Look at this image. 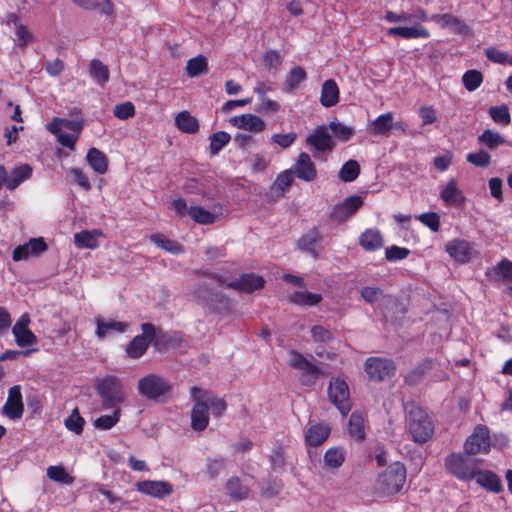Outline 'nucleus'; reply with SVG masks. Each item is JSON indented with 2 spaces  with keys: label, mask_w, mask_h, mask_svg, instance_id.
<instances>
[{
  "label": "nucleus",
  "mask_w": 512,
  "mask_h": 512,
  "mask_svg": "<svg viewBox=\"0 0 512 512\" xmlns=\"http://www.w3.org/2000/svg\"><path fill=\"white\" fill-rule=\"evenodd\" d=\"M477 483L494 493H500L503 490L502 482L499 476L492 471H480L476 474Z\"/></svg>",
  "instance_id": "a878e982"
},
{
  "label": "nucleus",
  "mask_w": 512,
  "mask_h": 512,
  "mask_svg": "<svg viewBox=\"0 0 512 512\" xmlns=\"http://www.w3.org/2000/svg\"><path fill=\"white\" fill-rule=\"evenodd\" d=\"M208 72L207 59L199 55L195 58L188 60L186 65V73L189 77H198Z\"/></svg>",
  "instance_id": "ea45409f"
},
{
  "label": "nucleus",
  "mask_w": 512,
  "mask_h": 512,
  "mask_svg": "<svg viewBox=\"0 0 512 512\" xmlns=\"http://www.w3.org/2000/svg\"><path fill=\"white\" fill-rule=\"evenodd\" d=\"M406 468L400 462H394L378 475L375 491L379 496L398 494L406 482Z\"/></svg>",
  "instance_id": "f03ea898"
},
{
  "label": "nucleus",
  "mask_w": 512,
  "mask_h": 512,
  "mask_svg": "<svg viewBox=\"0 0 512 512\" xmlns=\"http://www.w3.org/2000/svg\"><path fill=\"white\" fill-rule=\"evenodd\" d=\"M200 278L192 291L194 297L201 303L217 307L225 305L228 301L227 297L217 291L218 287L226 285L225 278L219 274L209 273L207 271L195 272Z\"/></svg>",
  "instance_id": "f257e3e1"
},
{
  "label": "nucleus",
  "mask_w": 512,
  "mask_h": 512,
  "mask_svg": "<svg viewBox=\"0 0 512 512\" xmlns=\"http://www.w3.org/2000/svg\"><path fill=\"white\" fill-rule=\"evenodd\" d=\"M331 428L328 424L317 423L311 425L305 434L307 446L318 447L322 445L329 437Z\"/></svg>",
  "instance_id": "412c9836"
},
{
  "label": "nucleus",
  "mask_w": 512,
  "mask_h": 512,
  "mask_svg": "<svg viewBox=\"0 0 512 512\" xmlns=\"http://www.w3.org/2000/svg\"><path fill=\"white\" fill-rule=\"evenodd\" d=\"M136 487L139 492L159 499L173 492V486L166 481L144 480L137 482Z\"/></svg>",
  "instance_id": "a211bd4d"
},
{
  "label": "nucleus",
  "mask_w": 512,
  "mask_h": 512,
  "mask_svg": "<svg viewBox=\"0 0 512 512\" xmlns=\"http://www.w3.org/2000/svg\"><path fill=\"white\" fill-rule=\"evenodd\" d=\"M360 246L366 251H376L383 247V236L377 229H367L359 237Z\"/></svg>",
  "instance_id": "393cba45"
},
{
  "label": "nucleus",
  "mask_w": 512,
  "mask_h": 512,
  "mask_svg": "<svg viewBox=\"0 0 512 512\" xmlns=\"http://www.w3.org/2000/svg\"><path fill=\"white\" fill-rule=\"evenodd\" d=\"M407 427L413 440L422 444L434 433V424L429 415L419 406L411 405L407 416Z\"/></svg>",
  "instance_id": "20e7f679"
},
{
  "label": "nucleus",
  "mask_w": 512,
  "mask_h": 512,
  "mask_svg": "<svg viewBox=\"0 0 512 512\" xmlns=\"http://www.w3.org/2000/svg\"><path fill=\"white\" fill-rule=\"evenodd\" d=\"M24 412L20 386L15 385L9 389L8 398L2 408V413L11 420L20 419Z\"/></svg>",
  "instance_id": "2eb2a0df"
},
{
  "label": "nucleus",
  "mask_w": 512,
  "mask_h": 512,
  "mask_svg": "<svg viewBox=\"0 0 512 512\" xmlns=\"http://www.w3.org/2000/svg\"><path fill=\"white\" fill-rule=\"evenodd\" d=\"M176 127L188 134H194L199 130L198 120L188 111H181L175 118Z\"/></svg>",
  "instance_id": "7c9ffc66"
},
{
  "label": "nucleus",
  "mask_w": 512,
  "mask_h": 512,
  "mask_svg": "<svg viewBox=\"0 0 512 512\" xmlns=\"http://www.w3.org/2000/svg\"><path fill=\"white\" fill-rule=\"evenodd\" d=\"M49 479L66 485H72L74 478L69 475L63 466H50L47 469Z\"/></svg>",
  "instance_id": "de8ad7c7"
},
{
  "label": "nucleus",
  "mask_w": 512,
  "mask_h": 512,
  "mask_svg": "<svg viewBox=\"0 0 512 512\" xmlns=\"http://www.w3.org/2000/svg\"><path fill=\"white\" fill-rule=\"evenodd\" d=\"M138 393L151 401L164 402L171 394L172 386L168 380L157 374H148L138 380Z\"/></svg>",
  "instance_id": "39448f33"
},
{
  "label": "nucleus",
  "mask_w": 512,
  "mask_h": 512,
  "mask_svg": "<svg viewBox=\"0 0 512 512\" xmlns=\"http://www.w3.org/2000/svg\"><path fill=\"white\" fill-rule=\"evenodd\" d=\"M466 161L474 166L486 168L491 162V156L485 150H479L475 153H469L466 156Z\"/></svg>",
  "instance_id": "bf43d9fd"
},
{
  "label": "nucleus",
  "mask_w": 512,
  "mask_h": 512,
  "mask_svg": "<svg viewBox=\"0 0 512 512\" xmlns=\"http://www.w3.org/2000/svg\"><path fill=\"white\" fill-rule=\"evenodd\" d=\"M478 142L490 150H494L503 145L506 140L500 133L491 129H486L478 136Z\"/></svg>",
  "instance_id": "58836bf2"
},
{
  "label": "nucleus",
  "mask_w": 512,
  "mask_h": 512,
  "mask_svg": "<svg viewBox=\"0 0 512 512\" xmlns=\"http://www.w3.org/2000/svg\"><path fill=\"white\" fill-rule=\"evenodd\" d=\"M328 129H330L333 134L343 142L350 140L354 134L353 128L336 121L330 122Z\"/></svg>",
  "instance_id": "13d9d810"
},
{
  "label": "nucleus",
  "mask_w": 512,
  "mask_h": 512,
  "mask_svg": "<svg viewBox=\"0 0 512 512\" xmlns=\"http://www.w3.org/2000/svg\"><path fill=\"white\" fill-rule=\"evenodd\" d=\"M15 336L16 344L21 347H28L37 342V337L30 329H20L19 331H12Z\"/></svg>",
  "instance_id": "4d7b16f0"
},
{
  "label": "nucleus",
  "mask_w": 512,
  "mask_h": 512,
  "mask_svg": "<svg viewBox=\"0 0 512 512\" xmlns=\"http://www.w3.org/2000/svg\"><path fill=\"white\" fill-rule=\"evenodd\" d=\"M485 55L490 61H492L494 63H498V64L509 63V59H510V57L507 55V53H505L495 47L487 48L485 50Z\"/></svg>",
  "instance_id": "774afa93"
},
{
  "label": "nucleus",
  "mask_w": 512,
  "mask_h": 512,
  "mask_svg": "<svg viewBox=\"0 0 512 512\" xmlns=\"http://www.w3.org/2000/svg\"><path fill=\"white\" fill-rule=\"evenodd\" d=\"M305 142L311 147L315 158H321L322 154L330 153L335 147V141L325 125L317 126Z\"/></svg>",
  "instance_id": "0eeeda50"
},
{
  "label": "nucleus",
  "mask_w": 512,
  "mask_h": 512,
  "mask_svg": "<svg viewBox=\"0 0 512 512\" xmlns=\"http://www.w3.org/2000/svg\"><path fill=\"white\" fill-rule=\"evenodd\" d=\"M86 161L97 174H104L108 169L106 155L97 148H90L86 155Z\"/></svg>",
  "instance_id": "c756f323"
},
{
  "label": "nucleus",
  "mask_w": 512,
  "mask_h": 512,
  "mask_svg": "<svg viewBox=\"0 0 512 512\" xmlns=\"http://www.w3.org/2000/svg\"><path fill=\"white\" fill-rule=\"evenodd\" d=\"M328 395L329 399L338 408L340 413L346 416L351 409L347 383L338 378L330 381Z\"/></svg>",
  "instance_id": "9b49d317"
},
{
  "label": "nucleus",
  "mask_w": 512,
  "mask_h": 512,
  "mask_svg": "<svg viewBox=\"0 0 512 512\" xmlns=\"http://www.w3.org/2000/svg\"><path fill=\"white\" fill-rule=\"evenodd\" d=\"M48 246L44 238H31L27 243L17 246L12 253V259L16 262L27 260L29 257H38L46 252Z\"/></svg>",
  "instance_id": "4468645a"
},
{
  "label": "nucleus",
  "mask_w": 512,
  "mask_h": 512,
  "mask_svg": "<svg viewBox=\"0 0 512 512\" xmlns=\"http://www.w3.org/2000/svg\"><path fill=\"white\" fill-rule=\"evenodd\" d=\"M113 409L114 410L111 415H101L100 417H98L95 420L94 426L97 429L109 430L119 421L121 409L120 408H113Z\"/></svg>",
  "instance_id": "8fccbe9b"
},
{
  "label": "nucleus",
  "mask_w": 512,
  "mask_h": 512,
  "mask_svg": "<svg viewBox=\"0 0 512 512\" xmlns=\"http://www.w3.org/2000/svg\"><path fill=\"white\" fill-rule=\"evenodd\" d=\"M294 174L298 179L311 182L317 177L316 166L306 152H301L294 165Z\"/></svg>",
  "instance_id": "6ab92c4d"
},
{
  "label": "nucleus",
  "mask_w": 512,
  "mask_h": 512,
  "mask_svg": "<svg viewBox=\"0 0 512 512\" xmlns=\"http://www.w3.org/2000/svg\"><path fill=\"white\" fill-rule=\"evenodd\" d=\"M431 20L438 22L444 28H449L452 32L467 35L470 32L469 27L458 17L452 14H435Z\"/></svg>",
  "instance_id": "4be33fe9"
},
{
  "label": "nucleus",
  "mask_w": 512,
  "mask_h": 512,
  "mask_svg": "<svg viewBox=\"0 0 512 512\" xmlns=\"http://www.w3.org/2000/svg\"><path fill=\"white\" fill-rule=\"evenodd\" d=\"M446 252L457 262L466 263L471 259L472 248L468 241L454 239L447 243Z\"/></svg>",
  "instance_id": "aec40b11"
},
{
  "label": "nucleus",
  "mask_w": 512,
  "mask_h": 512,
  "mask_svg": "<svg viewBox=\"0 0 512 512\" xmlns=\"http://www.w3.org/2000/svg\"><path fill=\"white\" fill-rule=\"evenodd\" d=\"M345 459L346 451L342 447H331L324 454V463L331 469L341 467Z\"/></svg>",
  "instance_id": "e433bc0d"
},
{
  "label": "nucleus",
  "mask_w": 512,
  "mask_h": 512,
  "mask_svg": "<svg viewBox=\"0 0 512 512\" xmlns=\"http://www.w3.org/2000/svg\"><path fill=\"white\" fill-rule=\"evenodd\" d=\"M482 81L483 75L478 70H468L462 77L464 87L470 92L476 90Z\"/></svg>",
  "instance_id": "864d4df0"
},
{
  "label": "nucleus",
  "mask_w": 512,
  "mask_h": 512,
  "mask_svg": "<svg viewBox=\"0 0 512 512\" xmlns=\"http://www.w3.org/2000/svg\"><path fill=\"white\" fill-rule=\"evenodd\" d=\"M322 300L321 294L308 291H296L289 296V301L300 306H315Z\"/></svg>",
  "instance_id": "f704fd0d"
},
{
  "label": "nucleus",
  "mask_w": 512,
  "mask_h": 512,
  "mask_svg": "<svg viewBox=\"0 0 512 512\" xmlns=\"http://www.w3.org/2000/svg\"><path fill=\"white\" fill-rule=\"evenodd\" d=\"M151 241L168 252H172L174 254L181 252V247L177 242L168 239L162 234L157 233L151 235Z\"/></svg>",
  "instance_id": "6e6d98bb"
},
{
  "label": "nucleus",
  "mask_w": 512,
  "mask_h": 512,
  "mask_svg": "<svg viewBox=\"0 0 512 512\" xmlns=\"http://www.w3.org/2000/svg\"><path fill=\"white\" fill-rule=\"evenodd\" d=\"M74 244L78 248H96L98 245L96 237L90 231H81L74 235Z\"/></svg>",
  "instance_id": "5fc2aeb1"
},
{
  "label": "nucleus",
  "mask_w": 512,
  "mask_h": 512,
  "mask_svg": "<svg viewBox=\"0 0 512 512\" xmlns=\"http://www.w3.org/2000/svg\"><path fill=\"white\" fill-rule=\"evenodd\" d=\"M360 174V165L356 160H348L345 162L340 171H339V179L343 182H352L354 181Z\"/></svg>",
  "instance_id": "37998d69"
},
{
  "label": "nucleus",
  "mask_w": 512,
  "mask_h": 512,
  "mask_svg": "<svg viewBox=\"0 0 512 512\" xmlns=\"http://www.w3.org/2000/svg\"><path fill=\"white\" fill-rule=\"evenodd\" d=\"M362 205V197L358 195L347 197L344 201L334 206L330 213V219L337 223L345 222L354 215Z\"/></svg>",
  "instance_id": "ddd939ff"
},
{
  "label": "nucleus",
  "mask_w": 512,
  "mask_h": 512,
  "mask_svg": "<svg viewBox=\"0 0 512 512\" xmlns=\"http://www.w3.org/2000/svg\"><path fill=\"white\" fill-rule=\"evenodd\" d=\"M188 215L199 224L207 225L216 221V216L200 206H191L188 209Z\"/></svg>",
  "instance_id": "79ce46f5"
},
{
  "label": "nucleus",
  "mask_w": 512,
  "mask_h": 512,
  "mask_svg": "<svg viewBox=\"0 0 512 512\" xmlns=\"http://www.w3.org/2000/svg\"><path fill=\"white\" fill-rule=\"evenodd\" d=\"M482 463V459L466 453H452L445 458L447 471L463 481L473 479Z\"/></svg>",
  "instance_id": "7ed1b4c3"
},
{
  "label": "nucleus",
  "mask_w": 512,
  "mask_h": 512,
  "mask_svg": "<svg viewBox=\"0 0 512 512\" xmlns=\"http://www.w3.org/2000/svg\"><path fill=\"white\" fill-rule=\"evenodd\" d=\"M74 4L85 10H96L99 9L100 13L111 16L114 14V6L110 0H103L101 3L99 0H71Z\"/></svg>",
  "instance_id": "473e14b6"
},
{
  "label": "nucleus",
  "mask_w": 512,
  "mask_h": 512,
  "mask_svg": "<svg viewBox=\"0 0 512 512\" xmlns=\"http://www.w3.org/2000/svg\"><path fill=\"white\" fill-rule=\"evenodd\" d=\"M360 295L365 302L374 304L383 297L384 292L376 286H365L360 290Z\"/></svg>",
  "instance_id": "052dcab7"
},
{
  "label": "nucleus",
  "mask_w": 512,
  "mask_h": 512,
  "mask_svg": "<svg viewBox=\"0 0 512 512\" xmlns=\"http://www.w3.org/2000/svg\"><path fill=\"white\" fill-rule=\"evenodd\" d=\"M349 433L359 440L365 438L364 419L361 413L353 412L349 419Z\"/></svg>",
  "instance_id": "49530a36"
},
{
  "label": "nucleus",
  "mask_w": 512,
  "mask_h": 512,
  "mask_svg": "<svg viewBox=\"0 0 512 512\" xmlns=\"http://www.w3.org/2000/svg\"><path fill=\"white\" fill-rule=\"evenodd\" d=\"M84 424L85 420L81 417L77 407L72 410L70 416L65 420V427L77 435L82 433Z\"/></svg>",
  "instance_id": "3c124183"
},
{
  "label": "nucleus",
  "mask_w": 512,
  "mask_h": 512,
  "mask_svg": "<svg viewBox=\"0 0 512 512\" xmlns=\"http://www.w3.org/2000/svg\"><path fill=\"white\" fill-rule=\"evenodd\" d=\"M229 122L234 127L251 133H260L266 128L265 121L254 114L234 116L230 118Z\"/></svg>",
  "instance_id": "f3484780"
},
{
  "label": "nucleus",
  "mask_w": 512,
  "mask_h": 512,
  "mask_svg": "<svg viewBox=\"0 0 512 512\" xmlns=\"http://www.w3.org/2000/svg\"><path fill=\"white\" fill-rule=\"evenodd\" d=\"M270 462L273 470L282 471L285 467V456L282 447L278 446L270 454Z\"/></svg>",
  "instance_id": "0e129e2a"
},
{
  "label": "nucleus",
  "mask_w": 512,
  "mask_h": 512,
  "mask_svg": "<svg viewBox=\"0 0 512 512\" xmlns=\"http://www.w3.org/2000/svg\"><path fill=\"white\" fill-rule=\"evenodd\" d=\"M393 119L392 112L378 116L370 125V133L373 135H387L393 128Z\"/></svg>",
  "instance_id": "2f4dec72"
},
{
  "label": "nucleus",
  "mask_w": 512,
  "mask_h": 512,
  "mask_svg": "<svg viewBox=\"0 0 512 512\" xmlns=\"http://www.w3.org/2000/svg\"><path fill=\"white\" fill-rule=\"evenodd\" d=\"M489 115L494 122L507 126L511 122L509 109L506 105L492 106L489 108Z\"/></svg>",
  "instance_id": "603ef678"
},
{
  "label": "nucleus",
  "mask_w": 512,
  "mask_h": 512,
  "mask_svg": "<svg viewBox=\"0 0 512 512\" xmlns=\"http://www.w3.org/2000/svg\"><path fill=\"white\" fill-rule=\"evenodd\" d=\"M128 328V323L110 320L103 321L97 319L96 335L99 338H104L109 331H115L117 333H124Z\"/></svg>",
  "instance_id": "4c0bfd02"
},
{
  "label": "nucleus",
  "mask_w": 512,
  "mask_h": 512,
  "mask_svg": "<svg viewBox=\"0 0 512 512\" xmlns=\"http://www.w3.org/2000/svg\"><path fill=\"white\" fill-rule=\"evenodd\" d=\"M190 394L195 404L191 410V427L194 431H203L209 423V405L208 402L200 400L203 391L198 387H192Z\"/></svg>",
  "instance_id": "6e6552de"
},
{
  "label": "nucleus",
  "mask_w": 512,
  "mask_h": 512,
  "mask_svg": "<svg viewBox=\"0 0 512 512\" xmlns=\"http://www.w3.org/2000/svg\"><path fill=\"white\" fill-rule=\"evenodd\" d=\"M206 466L209 476L211 478H216L225 466V459L222 457L208 458Z\"/></svg>",
  "instance_id": "338daca9"
},
{
  "label": "nucleus",
  "mask_w": 512,
  "mask_h": 512,
  "mask_svg": "<svg viewBox=\"0 0 512 512\" xmlns=\"http://www.w3.org/2000/svg\"><path fill=\"white\" fill-rule=\"evenodd\" d=\"M142 334L135 336L126 346L129 358L139 359L148 350L154 336V324L146 322L141 325Z\"/></svg>",
  "instance_id": "1a4fd4ad"
},
{
  "label": "nucleus",
  "mask_w": 512,
  "mask_h": 512,
  "mask_svg": "<svg viewBox=\"0 0 512 512\" xmlns=\"http://www.w3.org/2000/svg\"><path fill=\"white\" fill-rule=\"evenodd\" d=\"M311 336L315 342L327 343L332 340V332L321 325H315L311 329Z\"/></svg>",
  "instance_id": "69168bd1"
},
{
  "label": "nucleus",
  "mask_w": 512,
  "mask_h": 512,
  "mask_svg": "<svg viewBox=\"0 0 512 512\" xmlns=\"http://www.w3.org/2000/svg\"><path fill=\"white\" fill-rule=\"evenodd\" d=\"M490 450L489 432L484 426H477L472 435H470L464 444V451L469 455L477 453H488Z\"/></svg>",
  "instance_id": "f8f14e48"
},
{
  "label": "nucleus",
  "mask_w": 512,
  "mask_h": 512,
  "mask_svg": "<svg viewBox=\"0 0 512 512\" xmlns=\"http://www.w3.org/2000/svg\"><path fill=\"white\" fill-rule=\"evenodd\" d=\"M96 390L102 399L104 409L119 408L118 405L124 402L126 397L120 380L115 376H106L98 380Z\"/></svg>",
  "instance_id": "423d86ee"
},
{
  "label": "nucleus",
  "mask_w": 512,
  "mask_h": 512,
  "mask_svg": "<svg viewBox=\"0 0 512 512\" xmlns=\"http://www.w3.org/2000/svg\"><path fill=\"white\" fill-rule=\"evenodd\" d=\"M306 78L307 74L302 67L297 66L291 69L287 74L285 81L287 91H294Z\"/></svg>",
  "instance_id": "a18cd8bd"
},
{
  "label": "nucleus",
  "mask_w": 512,
  "mask_h": 512,
  "mask_svg": "<svg viewBox=\"0 0 512 512\" xmlns=\"http://www.w3.org/2000/svg\"><path fill=\"white\" fill-rule=\"evenodd\" d=\"M441 199L448 204H462L465 200L462 192L457 188V181L452 178L440 193Z\"/></svg>",
  "instance_id": "72a5a7b5"
},
{
  "label": "nucleus",
  "mask_w": 512,
  "mask_h": 512,
  "mask_svg": "<svg viewBox=\"0 0 512 512\" xmlns=\"http://www.w3.org/2000/svg\"><path fill=\"white\" fill-rule=\"evenodd\" d=\"M323 240L322 233L313 228L309 230L298 240V247L304 252L309 253L314 258L318 257L317 245Z\"/></svg>",
  "instance_id": "5701e85b"
},
{
  "label": "nucleus",
  "mask_w": 512,
  "mask_h": 512,
  "mask_svg": "<svg viewBox=\"0 0 512 512\" xmlns=\"http://www.w3.org/2000/svg\"><path fill=\"white\" fill-rule=\"evenodd\" d=\"M431 368V360L427 359L423 361L417 367H415L414 369L407 373V375L405 376V383L410 386L418 384L422 380L424 374Z\"/></svg>",
  "instance_id": "a19ab883"
},
{
  "label": "nucleus",
  "mask_w": 512,
  "mask_h": 512,
  "mask_svg": "<svg viewBox=\"0 0 512 512\" xmlns=\"http://www.w3.org/2000/svg\"><path fill=\"white\" fill-rule=\"evenodd\" d=\"M264 283L265 281L261 276L255 273H246L238 279L226 283V286L240 292L252 293L263 288Z\"/></svg>",
  "instance_id": "dca6fc26"
},
{
  "label": "nucleus",
  "mask_w": 512,
  "mask_h": 512,
  "mask_svg": "<svg viewBox=\"0 0 512 512\" xmlns=\"http://www.w3.org/2000/svg\"><path fill=\"white\" fill-rule=\"evenodd\" d=\"M32 175V168L28 164H23L14 168L9 176L6 175L5 186L9 190L16 189L23 181L29 179Z\"/></svg>",
  "instance_id": "bb28decb"
},
{
  "label": "nucleus",
  "mask_w": 512,
  "mask_h": 512,
  "mask_svg": "<svg viewBox=\"0 0 512 512\" xmlns=\"http://www.w3.org/2000/svg\"><path fill=\"white\" fill-rule=\"evenodd\" d=\"M422 224L431 231L438 232L440 229V216L436 212L422 213L416 217Z\"/></svg>",
  "instance_id": "680f3d73"
},
{
  "label": "nucleus",
  "mask_w": 512,
  "mask_h": 512,
  "mask_svg": "<svg viewBox=\"0 0 512 512\" xmlns=\"http://www.w3.org/2000/svg\"><path fill=\"white\" fill-rule=\"evenodd\" d=\"M364 368L369 379L377 382L383 381L396 371L395 364L392 360L378 357L368 358L365 361Z\"/></svg>",
  "instance_id": "9d476101"
},
{
  "label": "nucleus",
  "mask_w": 512,
  "mask_h": 512,
  "mask_svg": "<svg viewBox=\"0 0 512 512\" xmlns=\"http://www.w3.org/2000/svg\"><path fill=\"white\" fill-rule=\"evenodd\" d=\"M289 357V366L293 369L301 371V375H312L314 373H320V368L307 360L297 350H290Z\"/></svg>",
  "instance_id": "b1692460"
},
{
  "label": "nucleus",
  "mask_w": 512,
  "mask_h": 512,
  "mask_svg": "<svg viewBox=\"0 0 512 512\" xmlns=\"http://www.w3.org/2000/svg\"><path fill=\"white\" fill-rule=\"evenodd\" d=\"M135 114V107L132 102L127 101L121 104H117L114 108V115L118 119L126 120L133 117Z\"/></svg>",
  "instance_id": "e2e57ef3"
},
{
  "label": "nucleus",
  "mask_w": 512,
  "mask_h": 512,
  "mask_svg": "<svg viewBox=\"0 0 512 512\" xmlns=\"http://www.w3.org/2000/svg\"><path fill=\"white\" fill-rule=\"evenodd\" d=\"M89 73L91 77L100 85L104 86L110 77L108 66L99 59H93L89 65Z\"/></svg>",
  "instance_id": "c9c22d12"
},
{
  "label": "nucleus",
  "mask_w": 512,
  "mask_h": 512,
  "mask_svg": "<svg viewBox=\"0 0 512 512\" xmlns=\"http://www.w3.org/2000/svg\"><path fill=\"white\" fill-rule=\"evenodd\" d=\"M339 101V88L333 79L326 80L321 89L320 102L324 107H332Z\"/></svg>",
  "instance_id": "cd10ccee"
},
{
  "label": "nucleus",
  "mask_w": 512,
  "mask_h": 512,
  "mask_svg": "<svg viewBox=\"0 0 512 512\" xmlns=\"http://www.w3.org/2000/svg\"><path fill=\"white\" fill-rule=\"evenodd\" d=\"M226 489L231 498L235 500H243L247 498L249 489L243 486L238 477H232L226 484Z\"/></svg>",
  "instance_id": "c03bdc74"
},
{
  "label": "nucleus",
  "mask_w": 512,
  "mask_h": 512,
  "mask_svg": "<svg viewBox=\"0 0 512 512\" xmlns=\"http://www.w3.org/2000/svg\"><path fill=\"white\" fill-rule=\"evenodd\" d=\"M388 35H398L405 39L428 38V30L420 25L413 27H391L387 29Z\"/></svg>",
  "instance_id": "c85d7f7f"
},
{
  "label": "nucleus",
  "mask_w": 512,
  "mask_h": 512,
  "mask_svg": "<svg viewBox=\"0 0 512 512\" xmlns=\"http://www.w3.org/2000/svg\"><path fill=\"white\" fill-rule=\"evenodd\" d=\"M210 153L217 155L231 140V135L225 131H218L210 136Z\"/></svg>",
  "instance_id": "09e8293b"
}]
</instances>
